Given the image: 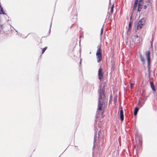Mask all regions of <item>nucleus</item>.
Instances as JSON below:
<instances>
[{
  "mask_svg": "<svg viewBox=\"0 0 157 157\" xmlns=\"http://www.w3.org/2000/svg\"><path fill=\"white\" fill-rule=\"evenodd\" d=\"M139 41L140 44H141L140 43L143 41V39L142 38H140Z\"/></svg>",
  "mask_w": 157,
  "mask_h": 157,
  "instance_id": "16",
  "label": "nucleus"
},
{
  "mask_svg": "<svg viewBox=\"0 0 157 157\" xmlns=\"http://www.w3.org/2000/svg\"><path fill=\"white\" fill-rule=\"evenodd\" d=\"M131 25V22H130L129 24V25H128V26H129V28L130 27Z\"/></svg>",
  "mask_w": 157,
  "mask_h": 157,
  "instance_id": "20",
  "label": "nucleus"
},
{
  "mask_svg": "<svg viewBox=\"0 0 157 157\" xmlns=\"http://www.w3.org/2000/svg\"><path fill=\"white\" fill-rule=\"evenodd\" d=\"M98 49L96 52L97 61L98 63L101 62L102 59V50L101 45H98L97 47Z\"/></svg>",
  "mask_w": 157,
  "mask_h": 157,
  "instance_id": "2",
  "label": "nucleus"
},
{
  "mask_svg": "<svg viewBox=\"0 0 157 157\" xmlns=\"http://www.w3.org/2000/svg\"><path fill=\"white\" fill-rule=\"evenodd\" d=\"M143 2L142 0H140L138 5V11H140V9L143 8Z\"/></svg>",
  "mask_w": 157,
  "mask_h": 157,
  "instance_id": "6",
  "label": "nucleus"
},
{
  "mask_svg": "<svg viewBox=\"0 0 157 157\" xmlns=\"http://www.w3.org/2000/svg\"><path fill=\"white\" fill-rule=\"evenodd\" d=\"M103 27H102L101 29V31H100V34L101 35H102V33H103Z\"/></svg>",
  "mask_w": 157,
  "mask_h": 157,
  "instance_id": "15",
  "label": "nucleus"
},
{
  "mask_svg": "<svg viewBox=\"0 0 157 157\" xmlns=\"http://www.w3.org/2000/svg\"><path fill=\"white\" fill-rule=\"evenodd\" d=\"M145 21L144 19L142 18L138 22V29L142 28L143 25L145 24Z\"/></svg>",
  "mask_w": 157,
  "mask_h": 157,
  "instance_id": "4",
  "label": "nucleus"
},
{
  "mask_svg": "<svg viewBox=\"0 0 157 157\" xmlns=\"http://www.w3.org/2000/svg\"><path fill=\"white\" fill-rule=\"evenodd\" d=\"M137 107H136L134 111V114L135 117H136L137 114Z\"/></svg>",
  "mask_w": 157,
  "mask_h": 157,
  "instance_id": "10",
  "label": "nucleus"
},
{
  "mask_svg": "<svg viewBox=\"0 0 157 157\" xmlns=\"http://www.w3.org/2000/svg\"><path fill=\"white\" fill-rule=\"evenodd\" d=\"M150 54V52L149 51H146L145 54L147 60V67L149 70L150 69L151 64Z\"/></svg>",
  "mask_w": 157,
  "mask_h": 157,
  "instance_id": "3",
  "label": "nucleus"
},
{
  "mask_svg": "<svg viewBox=\"0 0 157 157\" xmlns=\"http://www.w3.org/2000/svg\"><path fill=\"white\" fill-rule=\"evenodd\" d=\"M3 29L2 25L0 24V32Z\"/></svg>",
  "mask_w": 157,
  "mask_h": 157,
  "instance_id": "17",
  "label": "nucleus"
},
{
  "mask_svg": "<svg viewBox=\"0 0 157 157\" xmlns=\"http://www.w3.org/2000/svg\"><path fill=\"white\" fill-rule=\"evenodd\" d=\"M147 8V6L146 5H144V9H146Z\"/></svg>",
  "mask_w": 157,
  "mask_h": 157,
  "instance_id": "21",
  "label": "nucleus"
},
{
  "mask_svg": "<svg viewBox=\"0 0 157 157\" xmlns=\"http://www.w3.org/2000/svg\"><path fill=\"white\" fill-rule=\"evenodd\" d=\"M120 118L121 121L124 120L123 112L122 110V107L121 108V109L120 111Z\"/></svg>",
  "mask_w": 157,
  "mask_h": 157,
  "instance_id": "7",
  "label": "nucleus"
},
{
  "mask_svg": "<svg viewBox=\"0 0 157 157\" xmlns=\"http://www.w3.org/2000/svg\"><path fill=\"white\" fill-rule=\"evenodd\" d=\"M133 86V84L132 83H131V85H130V87L131 88H132V86Z\"/></svg>",
  "mask_w": 157,
  "mask_h": 157,
  "instance_id": "18",
  "label": "nucleus"
},
{
  "mask_svg": "<svg viewBox=\"0 0 157 157\" xmlns=\"http://www.w3.org/2000/svg\"><path fill=\"white\" fill-rule=\"evenodd\" d=\"M137 5V0H135L134 6L132 7V11L134 12L136 9Z\"/></svg>",
  "mask_w": 157,
  "mask_h": 157,
  "instance_id": "8",
  "label": "nucleus"
},
{
  "mask_svg": "<svg viewBox=\"0 0 157 157\" xmlns=\"http://www.w3.org/2000/svg\"><path fill=\"white\" fill-rule=\"evenodd\" d=\"M117 96H115L114 97L113 102H114V104H115L117 103Z\"/></svg>",
  "mask_w": 157,
  "mask_h": 157,
  "instance_id": "12",
  "label": "nucleus"
},
{
  "mask_svg": "<svg viewBox=\"0 0 157 157\" xmlns=\"http://www.w3.org/2000/svg\"><path fill=\"white\" fill-rule=\"evenodd\" d=\"M150 84L151 87V88L152 89V90L154 91L155 92L156 90L155 89V86H154L153 83L152 82H150Z\"/></svg>",
  "mask_w": 157,
  "mask_h": 157,
  "instance_id": "9",
  "label": "nucleus"
},
{
  "mask_svg": "<svg viewBox=\"0 0 157 157\" xmlns=\"http://www.w3.org/2000/svg\"><path fill=\"white\" fill-rule=\"evenodd\" d=\"M141 60L143 62H144V59L143 58H142L141 59Z\"/></svg>",
  "mask_w": 157,
  "mask_h": 157,
  "instance_id": "19",
  "label": "nucleus"
},
{
  "mask_svg": "<svg viewBox=\"0 0 157 157\" xmlns=\"http://www.w3.org/2000/svg\"><path fill=\"white\" fill-rule=\"evenodd\" d=\"M144 102H143V101H141L140 100H139V103H138V105H140V106L141 107L142 106V105L144 104Z\"/></svg>",
  "mask_w": 157,
  "mask_h": 157,
  "instance_id": "11",
  "label": "nucleus"
},
{
  "mask_svg": "<svg viewBox=\"0 0 157 157\" xmlns=\"http://www.w3.org/2000/svg\"><path fill=\"white\" fill-rule=\"evenodd\" d=\"M47 48V47H46L43 49L42 50V54L44 52L46 49Z\"/></svg>",
  "mask_w": 157,
  "mask_h": 157,
  "instance_id": "14",
  "label": "nucleus"
},
{
  "mask_svg": "<svg viewBox=\"0 0 157 157\" xmlns=\"http://www.w3.org/2000/svg\"><path fill=\"white\" fill-rule=\"evenodd\" d=\"M98 79L101 80L103 78V71L101 67L99 69L98 71Z\"/></svg>",
  "mask_w": 157,
  "mask_h": 157,
  "instance_id": "5",
  "label": "nucleus"
},
{
  "mask_svg": "<svg viewBox=\"0 0 157 157\" xmlns=\"http://www.w3.org/2000/svg\"><path fill=\"white\" fill-rule=\"evenodd\" d=\"M110 8V12L111 14H112L113 11V8H114V5H113L111 6L110 7H109V8Z\"/></svg>",
  "mask_w": 157,
  "mask_h": 157,
  "instance_id": "13",
  "label": "nucleus"
},
{
  "mask_svg": "<svg viewBox=\"0 0 157 157\" xmlns=\"http://www.w3.org/2000/svg\"><path fill=\"white\" fill-rule=\"evenodd\" d=\"M105 97V94L104 92L101 90L99 93V95L98 98V110L101 111V106L102 103Z\"/></svg>",
  "mask_w": 157,
  "mask_h": 157,
  "instance_id": "1",
  "label": "nucleus"
}]
</instances>
